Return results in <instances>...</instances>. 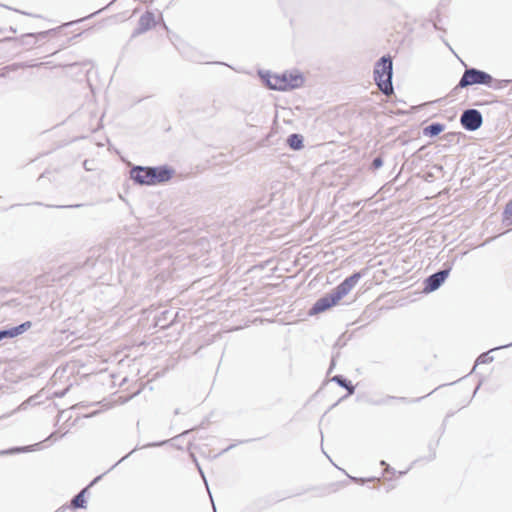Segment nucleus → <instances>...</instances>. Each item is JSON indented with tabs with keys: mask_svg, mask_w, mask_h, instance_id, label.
I'll use <instances>...</instances> for the list:
<instances>
[{
	"mask_svg": "<svg viewBox=\"0 0 512 512\" xmlns=\"http://www.w3.org/2000/svg\"><path fill=\"white\" fill-rule=\"evenodd\" d=\"M226 229H227V231H226V235H227V234H228V235H232V234L234 233V232H231V231H230V229H231V227H230V226H229V227H226Z\"/></svg>",
	"mask_w": 512,
	"mask_h": 512,
	"instance_id": "e433bc0d",
	"label": "nucleus"
},
{
	"mask_svg": "<svg viewBox=\"0 0 512 512\" xmlns=\"http://www.w3.org/2000/svg\"><path fill=\"white\" fill-rule=\"evenodd\" d=\"M191 456L193 457V460H194V462L196 463V466H197V468H198V470H199L200 474H201V475H202V477L204 478V473H203V471H202L201 467L199 466V464L197 463L196 458L194 457V455H193V454H191Z\"/></svg>",
	"mask_w": 512,
	"mask_h": 512,
	"instance_id": "2f4dec72",
	"label": "nucleus"
},
{
	"mask_svg": "<svg viewBox=\"0 0 512 512\" xmlns=\"http://www.w3.org/2000/svg\"><path fill=\"white\" fill-rule=\"evenodd\" d=\"M67 431L60 432V431H54L52 432L44 441H41L39 443L28 445V446H18V447H12L6 450L0 451V455H12V454H18V453H25V452H32L36 451L37 449H40L42 444L47 441H57L64 437L66 435Z\"/></svg>",
	"mask_w": 512,
	"mask_h": 512,
	"instance_id": "6e6552de",
	"label": "nucleus"
},
{
	"mask_svg": "<svg viewBox=\"0 0 512 512\" xmlns=\"http://www.w3.org/2000/svg\"><path fill=\"white\" fill-rule=\"evenodd\" d=\"M502 221L506 225L512 224V199L506 204L504 208Z\"/></svg>",
	"mask_w": 512,
	"mask_h": 512,
	"instance_id": "6ab92c4d",
	"label": "nucleus"
},
{
	"mask_svg": "<svg viewBox=\"0 0 512 512\" xmlns=\"http://www.w3.org/2000/svg\"><path fill=\"white\" fill-rule=\"evenodd\" d=\"M192 60L195 61V62H198V63H207V64L212 63L211 61L207 60L206 56H204V55L194 56L192 58ZM214 63L215 64H220V65L224 64V62H220V61H217V62H214Z\"/></svg>",
	"mask_w": 512,
	"mask_h": 512,
	"instance_id": "393cba45",
	"label": "nucleus"
},
{
	"mask_svg": "<svg viewBox=\"0 0 512 512\" xmlns=\"http://www.w3.org/2000/svg\"><path fill=\"white\" fill-rule=\"evenodd\" d=\"M287 145L294 151H299L304 147V137L298 133H292L287 137Z\"/></svg>",
	"mask_w": 512,
	"mask_h": 512,
	"instance_id": "f3484780",
	"label": "nucleus"
},
{
	"mask_svg": "<svg viewBox=\"0 0 512 512\" xmlns=\"http://www.w3.org/2000/svg\"><path fill=\"white\" fill-rule=\"evenodd\" d=\"M460 124L466 131L474 132L483 124L482 113L475 108L466 109L460 116Z\"/></svg>",
	"mask_w": 512,
	"mask_h": 512,
	"instance_id": "0eeeda50",
	"label": "nucleus"
},
{
	"mask_svg": "<svg viewBox=\"0 0 512 512\" xmlns=\"http://www.w3.org/2000/svg\"><path fill=\"white\" fill-rule=\"evenodd\" d=\"M56 395H58V396H64V392H62V393H61V392H58Z\"/></svg>",
	"mask_w": 512,
	"mask_h": 512,
	"instance_id": "37998d69",
	"label": "nucleus"
},
{
	"mask_svg": "<svg viewBox=\"0 0 512 512\" xmlns=\"http://www.w3.org/2000/svg\"><path fill=\"white\" fill-rule=\"evenodd\" d=\"M366 270H360L352 273L350 276L346 277L340 284H338L334 289L342 295V298L345 297L359 282V280L365 275Z\"/></svg>",
	"mask_w": 512,
	"mask_h": 512,
	"instance_id": "1a4fd4ad",
	"label": "nucleus"
},
{
	"mask_svg": "<svg viewBox=\"0 0 512 512\" xmlns=\"http://www.w3.org/2000/svg\"><path fill=\"white\" fill-rule=\"evenodd\" d=\"M375 84L379 90L386 96L394 93L393 87V60L389 54L380 57L373 70Z\"/></svg>",
	"mask_w": 512,
	"mask_h": 512,
	"instance_id": "7ed1b4c3",
	"label": "nucleus"
},
{
	"mask_svg": "<svg viewBox=\"0 0 512 512\" xmlns=\"http://www.w3.org/2000/svg\"><path fill=\"white\" fill-rule=\"evenodd\" d=\"M88 264H90V260L89 259L86 260V262H85V265H88Z\"/></svg>",
	"mask_w": 512,
	"mask_h": 512,
	"instance_id": "de8ad7c7",
	"label": "nucleus"
},
{
	"mask_svg": "<svg viewBox=\"0 0 512 512\" xmlns=\"http://www.w3.org/2000/svg\"><path fill=\"white\" fill-rule=\"evenodd\" d=\"M512 80H509V79H495L493 77V86H489V88H492L494 90H499V89H502V88H505L508 86L509 83H511Z\"/></svg>",
	"mask_w": 512,
	"mask_h": 512,
	"instance_id": "412c9836",
	"label": "nucleus"
},
{
	"mask_svg": "<svg viewBox=\"0 0 512 512\" xmlns=\"http://www.w3.org/2000/svg\"><path fill=\"white\" fill-rule=\"evenodd\" d=\"M49 31H42L38 33H26L21 35L19 38L17 37H6L3 39V41H18L23 46H32L36 43L37 40H43L46 38V36L51 32Z\"/></svg>",
	"mask_w": 512,
	"mask_h": 512,
	"instance_id": "9b49d317",
	"label": "nucleus"
},
{
	"mask_svg": "<svg viewBox=\"0 0 512 512\" xmlns=\"http://www.w3.org/2000/svg\"><path fill=\"white\" fill-rule=\"evenodd\" d=\"M99 12H101V10H98V11H96V12H94V13H91V15H89L87 18H90V17H92V16L96 15V14H97V13H99Z\"/></svg>",
	"mask_w": 512,
	"mask_h": 512,
	"instance_id": "4c0bfd02",
	"label": "nucleus"
},
{
	"mask_svg": "<svg viewBox=\"0 0 512 512\" xmlns=\"http://www.w3.org/2000/svg\"><path fill=\"white\" fill-rule=\"evenodd\" d=\"M481 384H482V382L480 381V382L478 383V385L476 386V388H475L474 392H473V396H475V395H476V393H477V391L479 390V388H480Z\"/></svg>",
	"mask_w": 512,
	"mask_h": 512,
	"instance_id": "f704fd0d",
	"label": "nucleus"
},
{
	"mask_svg": "<svg viewBox=\"0 0 512 512\" xmlns=\"http://www.w3.org/2000/svg\"><path fill=\"white\" fill-rule=\"evenodd\" d=\"M511 346H512V342L509 343V344H505V345H500V346L494 347V348L490 349L489 351L480 354L477 357V359H476V362L474 364L472 372L476 369V367L478 365H480V364H489V363L494 361V357L491 356L490 353H492V352H494L496 350L505 349V348H508V347H511Z\"/></svg>",
	"mask_w": 512,
	"mask_h": 512,
	"instance_id": "4468645a",
	"label": "nucleus"
},
{
	"mask_svg": "<svg viewBox=\"0 0 512 512\" xmlns=\"http://www.w3.org/2000/svg\"><path fill=\"white\" fill-rule=\"evenodd\" d=\"M171 311L164 310L161 312V314L156 319V326H159L160 328H167L170 324H172L174 318L170 319Z\"/></svg>",
	"mask_w": 512,
	"mask_h": 512,
	"instance_id": "a211bd4d",
	"label": "nucleus"
},
{
	"mask_svg": "<svg viewBox=\"0 0 512 512\" xmlns=\"http://www.w3.org/2000/svg\"><path fill=\"white\" fill-rule=\"evenodd\" d=\"M175 170L168 165L140 166L134 165L130 169V179L140 186H154L169 181Z\"/></svg>",
	"mask_w": 512,
	"mask_h": 512,
	"instance_id": "f03ea898",
	"label": "nucleus"
},
{
	"mask_svg": "<svg viewBox=\"0 0 512 512\" xmlns=\"http://www.w3.org/2000/svg\"><path fill=\"white\" fill-rule=\"evenodd\" d=\"M425 397L426 396L418 397V398H414V399H409L407 397H396V396L387 395V396H385L383 398H380V399H371V400H369V403L374 405V406H382V405L389 404L392 400H398L400 402L409 404V403L419 402V401H421Z\"/></svg>",
	"mask_w": 512,
	"mask_h": 512,
	"instance_id": "ddd939ff",
	"label": "nucleus"
},
{
	"mask_svg": "<svg viewBox=\"0 0 512 512\" xmlns=\"http://www.w3.org/2000/svg\"><path fill=\"white\" fill-rule=\"evenodd\" d=\"M443 386H444V385H439V386L435 389V391H436L437 389H439V388H442ZM433 392H434V390H433L432 392H430L429 394H427L426 396H429V395H430V394H432Z\"/></svg>",
	"mask_w": 512,
	"mask_h": 512,
	"instance_id": "58836bf2",
	"label": "nucleus"
},
{
	"mask_svg": "<svg viewBox=\"0 0 512 512\" xmlns=\"http://www.w3.org/2000/svg\"><path fill=\"white\" fill-rule=\"evenodd\" d=\"M156 24L155 15L150 11H146L142 14L138 20V26L133 31L132 37L139 36L148 30L152 29Z\"/></svg>",
	"mask_w": 512,
	"mask_h": 512,
	"instance_id": "9d476101",
	"label": "nucleus"
},
{
	"mask_svg": "<svg viewBox=\"0 0 512 512\" xmlns=\"http://www.w3.org/2000/svg\"><path fill=\"white\" fill-rule=\"evenodd\" d=\"M246 218H247V216H245L244 218L234 219L233 226L235 227V233H241V231L239 229L244 228L246 226V224L248 223V220Z\"/></svg>",
	"mask_w": 512,
	"mask_h": 512,
	"instance_id": "5701e85b",
	"label": "nucleus"
},
{
	"mask_svg": "<svg viewBox=\"0 0 512 512\" xmlns=\"http://www.w3.org/2000/svg\"><path fill=\"white\" fill-rule=\"evenodd\" d=\"M9 30H10L11 32H13V33H16V29H15V28H13L12 26L10 27V29H9Z\"/></svg>",
	"mask_w": 512,
	"mask_h": 512,
	"instance_id": "a19ab883",
	"label": "nucleus"
},
{
	"mask_svg": "<svg viewBox=\"0 0 512 512\" xmlns=\"http://www.w3.org/2000/svg\"><path fill=\"white\" fill-rule=\"evenodd\" d=\"M341 345V342L339 340L335 343V346Z\"/></svg>",
	"mask_w": 512,
	"mask_h": 512,
	"instance_id": "49530a36",
	"label": "nucleus"
},
{
	"mask_svg": "<svg viewBox=\"0 0 512 512\" xmlns=\"http://www.w3.org/2000/svg\"><path fill=\"white\" fill-rule=\"evenodd\" d=\"M258 76L263 84L275 91H291L304 85V75L297 69L272 73L269 70H258Z\"/></svg>",
	"mask_w": 512,
	"mask_h": 512,
	"instance_id": "f257e3e1",
	"label": "nucleus"
},
{
	"mask_svg": "<svg viewBox=\"0 0 512 512\" xmlns=\"http://www.w3.org/2000/svg\"><path fill=\"white\" fill-rule=\"evenodd\" d=\"M233 446H234V445L226 446L225 451H226V452H227V451H229L230 449H232V448H233Z\"/></svg>",
	"mask_w": 512,
	"mask_h": 512,
	"instance_id": "ea45409f",
	"label": "nucleus"
},
{
	"mask_svg": "<svg viewBox=\"0 0 512 512\" xmlns=\"http://www.w3.org/2000/svg\"><path fill=\"white\" fill-rule=\"evenodd\" d=\"M56 395H58V396H64V392H62V393H61V392H58Z\"/></svg>",
	"mask_w": 512,
	"mask_h": 512,
	"instance_id": "c03bdc74",
	"label": "nucleus"
},
{
	"mask_svg": "<svg viewBox=\"0 0 512 512\" xmlns=\"http://www.w3.org/2000/svg\"><path fill=\"white\" fill-rule=\"evenodd\" d=\"M492 83L493 76L488 72L466 66L464 73L458 82V88H467L472 85H483L489 88V86H493Z\"/></svg>",
	"mask_w": 512,
	"mask_h": 512,
	"instance_id": "20e7f679",
	"label": "nucleus"
},
{
	"mask_svg": "<svg viewBox=\"0 0 512 512\" xmlns=\"http://www.w3.org/2000/svg\"><path fill=\"white\" fill-rule=\"evenodd\" d=\"M84 206V204H74V205H56L55 208H79ZM48 207H53L52 205H48Z\"/></svg>",
	"mask_w": 512,
	"mask_h": 512,
	"instance_id": "bb28decb",
	"label": "nucleus"
},
{
	"mask_svg": "<svg viewBox=\"0 0 512 512\" xmlns=\"http://www.w3.org/2000/svg\"><path fill=\"white\" fill-rule=\"evenodd\" d=\"M165 442H161V443H152V444H148L147 446H159V445H162L164 444Z\"/></svg>",
	"mask_w": 512,
	"mask_h": 512,
	"instance_id": "c9c22d12",
	"label": "nucleus"
},
{
	"mask_svg": "<svg viewBox=\"0 0 512 512\" xmlns=\"http://www.w3.org/2000/svg\"><path fill=\"white\" fill-rule=\"evenodd\" d=\"M16 336H19L16 326L0 330V341L7 338H14Z\"/></svg>",
	"mask_w": 512,
	"mask_h": 512,
	"instance_id": "aec40b11",
	"label": "nucleus"
},
{
	"mask_svg": "<svg viewBox=\"0 0 512 512\" xmlns=\"http://www.w3.org/2000/svg\"><path fill=\"white\" fill-rule=\"evenodd\" d=\"M102 478V475L97 476L94 480L84 489H82L79 493H77L71 500L70 507L72 509H85L86 508V499L85 494L88 491L89 487L94 485Z\"/></svg>",
	"mask_w": 512,
	"mask_h": 512,
	"instance_id": "f8f14e48",
	"label": "nucleus"
},
{
	"mask_svg": "<svg viewBox=\"0 0 512 512\" xmlns=\"http://www.w3.org/2000/svg\"><path fill=\"white\" fill-rule=\"evenodd\" d=\"M62 509H63V507L57 509L55 512H61Z\"/></svg>",
	"mask_w": 512,
	"mask_h": 512,
	"instance_id": "09e8293b",
	"label": "nucleus"
},
{
	"mask_svg": "<svg viewBox=\"0 0 512 512\" xmlns=\"http://www.w3.org/2000/svg\"><path fill=\"white\" fill-rule=\"evenodd\" d=\"M429 448H430V455H429L428 460H429V461H431V460L435 459V457H436V452H435V449H434V448H432V446H431V445H430V447H429Z\"/></svg>",
	"mask_w": 512,
	"mask_h": 512,
	"instance_id": "c756f323",
	"label": "nucleus"
},
{
	"mask_svg": "<svg viewBox=\"0 0 512 512\" xmlns=\"http://www.w3.org/2000/svg\"><path fill=\"white\" fill-rule=\"evenodd\" d=\"M380 465H381V466H385V467H386V472L391 473V474H395V470H394L392 467H390V466L386 463V461L381 460V461H380Z\"/></svg>",
	"mask_w": 512,
	"mask_h": 512,
	"instance_id": "cd10ccee",
	"label": "nucleus"
},
{
	"mask_svg": "<svg viewBox=\"0 0 512 512\" xmlns=\"http://www.w3.org/2000/svg\"><path fill=\"white\" fill-rule=\"evenodd\" d=\"M341 345V342L339 340L335 343V346Z\"/></svg>",
	"mask_w": 512,
	"mask_h": 512,
	"instance_id": "a18cd8bd",
	"label": "nucleus"
},
{
	"mask_svg": "<svg viewBox=\"0 0 512 512\" xmlns=\"http://www.w3.org/2000/svg\"><path fill=\"white\" fill-rule=\"evenodd\" d=\"M331 380L347 391L346 396H350V395L354 394L355 386L345 376H343L341 374H337V375L333 376Z\"/></svg>",
	"mask_w": 512,
	"mask_h": 512,
	"instance_id": "dca6fc26",
	"label": "nucleus"
},
{
	"mask_svg": "<svg viewBox=\"0 0 512 512\" xmlns=\"http://www.w3.org/2000/svg\"><path fill=\"white\" fill-rule=\"evenodd\" d=\"M32 323L30 321H26L21 323L20 325L16 326V329L18 330V334L21 335L24 332H26L29 328H31Z\"/></svg>",
	"mask_w": 512,
	"mask_h": 512,
	"instance_id": "b1692460",
	"label": "nucleus"
},
{
	"mask_svg": "<svg viewBox=\"0 0 512 512\" xmlns=\"http://www.w3.org/2000/svg\"><path fill=\"white\" fill-rule=\"evenodd\" d=\"M444 130L445 124L440 122H432L423 128L422 133L426 137L434 138L441 134Z\"/></svg>",
	"mask_w": 512,
	"mask_h": 512,
	"instance_id": "2eb2a0df",
	"label": "nucleus"
},
{
	"mask_svg": "<svg viewBox=\"0 0 512 512\" xmlns=\"http://www.w3.org/2000/svg\"><path fill=\"white\" fill-rule=\"evenodd\" d=\"M342 299V295H340L334 288L329 292L321 296L319 299L315 301V303L309 309L308 314L310 316H314L320 313H323L336 304Z\"/></svg>",
	"mask_w": 512,
	"mask_h": 512,
	"instance_id": "423d86ee",
	"label": "nucleus"
},
{
	"mask_svg": "<svg viewBox=\"0 0 512 512\" xmlns=\"http://www.w3.org/2000/svg\"><path fill=\"white\" fill-rule=\"evenodd\" d=\"M452 266V263L446 262L441 269L426 277L423 281V291L431 293L438 290L448 278Z\"/></svg>",
	"mask_w": 512,
	"mask_h": 512,
	"instance_id": "39448f33",
	"label": "nucleus"
},
{
	"mask_svg": "<svg viewBox=\"0 0 512 512\" xmlns=\"http://www.w3.org/2000/svg\"><path fill=\"white\" fill-rule=\"evenodd\" d=\"M461 88H458V84L452 89L451 91V95L454 96L457 94V92L460 90Z\"/></svg>",
	"mask_w": 512,
	"mask_h": 512,
	"instance_id": "473e14b6",
	"label": "nucleus"
},
{
	"mask_svg": "<svg viewBox=\"0 0 512 512\" xmlns=\"http://www.w3.org/2000/svg\"><path fill=\"white\" fill-rule=\"evenodd\" d=\"M335 367V356L332 357L331 359V362H330V366H329V369H328V373H330Z\"/></svg>",
	"mask_w": 512,
	"mask_h": 512,
	"instance_id": "7c9ffc66",
	"label": "nucleus"
},
{
	"mask_svg": "<svg viewBox=\"0 0 512 512\" xmlns=\"http://www.w3.org/2000/svg\"><path fill=\"white\" fill-rule=\"evenodd\" d=\"M384 164V159H383V156L380 154V155H377L371 162L370 164V170L371 171H376L378 169H380Z\"/></svg>",
	"mask_w": 512,
	"mask_h": 512,
	"instance_id": "4be33fe9",
	"label": "nucleus"
},
{
	"mask_svg": "<svg viewBox=\"0 0 512 512\" xmlns=\"http://www.w3.org/2000/svg\"><path fill=\"white\" fill-rule=\"evenodd\" d=\"M44 176H45V173H42V174L39 176L38 180H41Z\"/></svg>",
	"mask_w": 512,
	"mask_h": 512,
	"instance_id": "79ce46f5",
	"label": "nucleus"
},
{
	"mask_svg": "<svg viewBox=\"0 0 512 512\" xmlns=\"http://www.w3.org/2000/svg\"><path fill=\"white\" fill-rule=\"evenodd\" d=\"M138 448H134L133 450H131L128 454H126L125 456H123L117 463H115L112 468L116 467L119 463H121L122 461H124L125 459H127L133 452H135Z\"/></svg>",
	"mask_w": 512,
	"mask_h": 512,
	"instance_id": "c85d7f7f",
	"label": "nucleus"
},
{
	"mask_svg": "<svg viewBox=\"0 0 512 512\" xmlns=\"http://www.w3.org/2000/svg\"><path fill=\"white\" fill-rule=\"evenodd\" d=\"M459 135H461L460 132L456 133V132H449V133H446L444 134L443 138L448 141V142H452L455 140V138H457Z\"/></svg>",
	"mask_w": 512,
	"mask_h": 512,
	"instance_id": "a878e982",
	"label": "nucleus"
},
{
	"mask_svg": "<svg viewBox=\"0 0 512 512\" xmlns=\"http://www.w3.org/2000/svg\"><path fill=\"white\" fill-rule=\"evenodd\" d=\"M261 210H262V208H260V207L252 208V209H251V213H258V212H260Z\"/></svg>",
	"mask_w": 512,
	"mask_h": 512,
	"instance_id": "72a5a7b5",
	"label": "nucleus"
}]
</instances>
